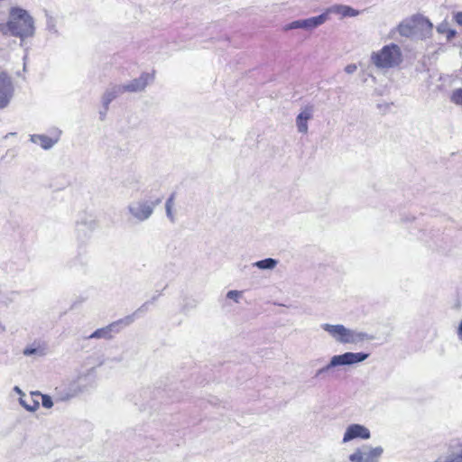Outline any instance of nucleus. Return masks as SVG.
<instances>
[{"instance_id": "nucleus-26", "label": "nucleus", "mask_w": 462, "mask_h": 462, "mask_svg": "<svg viewBox=\"0 0 462 462\" xmlns=\"http://www.w3.org/2000/svg\"><path fill=\"white\" fill-rule=\"evenodd\" d=\"M166 217L171 223H175L176 217L173 213V208L165 207Z\"/></svg>"}, {"instance_id": "nucleus-23", "label": "nucleus", "mask_w": 462, "mask_h": 462, "mask_svg": "<svg viewBox=\"0 0 462 462\" xmlns=\"http://www.w3.org/2000/svg\"><path fill=\"white\" fill-rule=\"evenodd\" d=\"M47 28L50 32L57 33L56 20L52 16L47 15Z\"/></svg>"}, {"instance_id": "nucleus-36", "label": "nucleus", "mask_w": 462, "mask_h": 462, "mask_svg": "<svg viewBox=\"0 0 462 462\" xmlns=\"http://www.w3.org/2000/svg\"><path fill=\"white\" fill-rule=\"evenodd\" d=\"M14 134H15V133H9V134H7L5 136V138L11 137V136H13V135H14Z\"/></svg>"}, {"instance_id": "nucleus-2", "label": "nucleus", "mask_w": 462, "mask_h": 462, "mask_svg": "<svg viewBox=\"0 0 462 462\" xmlns=\"http://www.w3.org/2000/svg\"><path fill=\"white\" fill-rule=\"evenodd\" d=\"M162 198L154 199L139 198L133 199L126 206L128 219L134 223L148 221L154 213L155 208L162 203Z\"/></svg>"}, {"instance_id": "nucleus-32", "label": "nucleus", "mask_w": 462, "mask_h": 462, "mask_svg": "<svg viewBox=\"0 0 462 462\" xmlns=\"http://www.w3.org/2000/svg\"><path fill=\"white\" fill-rule=\"evenodd\" d=\"M6 331V328L2 322L0 321V336L4 334Z\"/></svg>"}, {"instance_id": "nucleus-19", "label": "nucleus", "mask_w": 462, "mask_h": 462, "mask_svg": "<svg viewBox=\"0 0 462 462\" xmlns=\"http://www.w3.org/2000/svg\"><path fill=\"white\" fill-rule=\"evenodd\" d=\"M278 264V261L273 258H265L252 263L253 267H256L260 270H273Z\"/></svg>"}, {"instance_id": "nucleus-18", "label": "nucleus", "mask_w": 462, "mask_h": 462, "mask_svg": "<svg viewBox=\"0 0 462 462\" xmlns=\"http://www.w3.org/2000/svg\"><path fill=\"white\" fill-rule=\"evenodd\" d=\"M23 354L26 356H44L47 352H46V347L42 346L41 344H32V346H26L23 351Z\"/></svg>"}, {"instance_id": "nucleus-21", "label": "nucleus", "mask_w": 462, "mask_h": 462, "mask_svg": "<svg viewBox=\"0 0 462 462\" xmlns=\"http://www.w3.org/2000/svg\"><path fill=\"white\" fill-rule=\"evenodd\" d=\"M450 101L457 106H462V88H457L452 91L450 95Z\"/></svg>"}, {"instance_id": "nucleus-31", "label": "nucleus", "mask_w": 462, "mask_h": 462, "mask_svg": "<svg viewBox=\"0 0 462 462\" xmlns=\"http://www.w3.org/2000/svg\"><path fill=\"white\" fill-rule=\"evenodd\" d=\"M457 335L459 338L462 340V321L459 324L458 329H457Z\"/></svg>"}, {"instance_id": "nucleus-17", "label": "nucleus", "mask_w": 462, "mask_h": 462, "mask_svg": "<svg viewBox=\"0 0 462 462\" xmlns=\"http://www.w3.org/2000/svg\"><path fill=\"white\" fill-rule=\"evenodd\" d=\"M39 392H33L30 396L23 394L19 398L20 404L29 411H35L40 406Z\"/></svg>"}, {"instance_id": "nucleus-7", "label": "nucleus", "mask_w": 462, "mask_h": 462, "mask_svg": "<svg viewBox=\"0 0 462 462\" xmlns=\"http://www.w3.org/2000/svg\"><path fill=\"white\" fill-rule=\"evenodd\" d=\"M134 322V316H126L120 319L111 324L95 330L91 335L88 337L89 339H111L114 334L119 333L123 327L131 325Z\"/></svg>"}, {"instance_id": "nucleus-16", "label": "nucleus", "mask_w": 462, "mask_h": 462, "mask_svg": "<svg viewBox=\"0 0 462 462\" xmlns=\"http://www.w3.org/2000/svg\"><path fill=\"white\" fill-rule=\"evenodd\" d=\"M383 452L381 448L371 449L368 453L364 452L361 449H357L349 456V459L352 462H368L369 458L377 457Z\"/></svg>"}, {"instance_id": "nucleus-3", "label": "nucleus", "mask_w": 462, "mask_h": 462, "mask_svg": "<svg viewBox=\"0 0 462 462\" xmlns=\"http://www.w3.org/2000/svg\"><path fill=\"white\" fill-rule=\"evenodd\" d=\"M329 13L339 14L341 17L356 16L359 14L358 11L347 5H334L328 9L326 13H323L320 15L291 23V29H313L318 27L328 20Z\"/></svg>"}, {"instance_id": "nucleus-13", "label": "nucleus", "mask_w": 462, "mask_h": 462, "mask_svg": "<svg viewBox=\"0 0 462 462\" xmlns=\"http://www.w3.org/2000/svg\"><path fill=\"white\" fill-rule=\"evenodd\" d=\"M124 93L125 92L122 84H113L108 86L102 96V106L106 111L108 110L109 104Z\"/></svg>"}, {"instance_id": "nucleus-35", "label": "nucleus", "mask_w": 462, "mask_h": 462, "mask_svg": "<svg viewBox=\"0 0 462 462\" xmlns=\"http://www.w3.org/2000/svg\"><path fill=\"white\" fill-rule=\"evenodd\" d=\"M14 390H15V391H16V392H17L21 396L23 394L18 386H15V387H14Z\"/></svg>"}, {"instance_id": "nucleus-37", "label": "nucleus", "mask_w": 462, "mask_h": 462, "mask_svg": "<svg viewBox=\"0 0 462 462\" xmlns=\"http://www.w3.org/2000/svg\"><path fill=\"white\" fill-rule=\"evenodd\" d=\"M14 134H15V133H9V134H7L5 136V138L11 137V136H13V135H14Z\"/></svg>"}, {"instance_id": "nucleus-33", "label": "nucleus", "mask_w": 462, "mask_h": 462, "mask_svg": "<svg viewBox=\"0 0 462 462\" xmlns=\"http://www.w3.org/2000/svg\"><path fill=\"white\" fill-rule=\"evenodd\" d=\"M159 297H160V293L152 296V299L149 301H151V304H152L155 300H158Z\"/></svg>"}, {"instance_id": "nucleus-34", "label": "nucleus", "mask_w": 462, "mask_h": 462, "mask_svg": "<svg viewBox=\"0 0 462 462\" xmlns=\"http://www.w3.org/2000/svg\"><path fill=\"white\" fill-rule=\"evenodd\" d=\"M106 109L104 108V111H100L99 112V115H100V119L103 120L106 115Z\"/></svg>"}, {"instance_id": "nucleus-25", "label": "nucleus", "mask_w": 462, "mask_h": 462, "mask_svg": "<svg viewBox=\"0 0 462 462\" xmlns=\"http://www.w3.org/2000/svg\"><path fill=\"white\" fill-rule=\"evenodd\" d=\"M240 296H241V291H229L226 293V298H228L230 300H234L236 302H238Z\"/></svg>"}, {"instance_id": "nucleus-29", "label": "nucleus", "mask_w": 462, "mask_h": 462, "mask_svg": "<svg viewBox=\"0 0 462 462\" xmlns=\"http://www.w3.org/2000/svg\"><path fill=\"white\" fill-rule=\"evenodd\" d=\"M356 64H349L345 69L346 72H347V73H353L354 71H356Z\"/></svg>"}, {"instance_id": "nucleus-9", "label": "nucleus", "mask_w": 462, "mask_h": 462, "mask_svg": "<svg viewBox=\"0 0 462 462\" xmlns=\"http://www.w3.org/2000/svg\"><path fill=\"white\" fill-rule=\"evenodd\" d=\"M14 88L10 76L5 72H0V108L6 107L13 96Z\"/></svg>"}, {"instance_id": "nucleus-5", "label": "nucleus", "mask_w": 462, "mask_h": 462, "mask_svg": "<svg viewBox=\"0 0 462 462\" xmlns=\"http://www.w3.org/2000/svg\"><path fill=\"white\" fill-rule=\"evenodd\" d=\"M371 59L377 68L390 69L401 64L402 53L397 44L391 43L383 46L380 51L373 52Z\"/></svg>"}, {"instance_id": "nucleus-4", "label": "nucleus", "mask_w": 462, "mask_h": 462, "mask_svg": "<svg viewBox=\"0 0 462 462\" xmlns=\"http://www.w3.org/2000/svg\"><path fill=\"white\" fill-rule=\"evenodd\" d=\"M97 227V221L90 215L82 214L77 219L75 224V238L79 251L84 249ZM76 260L82 261L81 252H79Z\"/></svg>"}, {"instance_id": "nucleus-20", "label": "nucleus", "mask_w": 462, "mask_h": 462, "mask_svg": "<svg viewBox=\"0 0 462 462\" xmlns=\"http://www.w3.org/2000/svg\"><path fill=\"white\" fill-rule=\"evenodd\" d=\"M438 32L444 34L448 40H451L457 34V32L454 29L448 28L447 24L443 23L438 27Z\"/></svg>"}, {"instance_id": "nucleus-30", "label": "nucleus", "mask_w": 462, "mask_h": 462, "mask_svg": "<svg viewBox=\"0 0 462 462\" xmlns=\"http://www.w3.org/2000/svg\"><path fill=\"white\" fill-rule=\"evenodd\" d=\"M405 28H406V26H404V25H402V24H401V25L399 26V32H400V33H401V34H403V35H404V34H406Z\"/></svg>"}, {"instance_id": "nucleus-27", "label": "nucleus", "mask_w": 462, "mask_h": 462, "mask_svg": "<svg viewBox=\"0 0 462 462\" xmlns=\"http://www.w3.org/2000/svg\"><path fill=\"white\" fill-rule=\"evenodd\" d=\"M174 199L175 194L172 193L166 200L165 207L173 208L174 207Z\"/></svg>"}, {"instance_id": "nucleus-24", "label": "nucleus", "mask_w": 462, "mask_h": 462, "mask_svg": "<svg viewBox=\"0 0 462 462\" xmlns=\"http://www.w3.org/2000/svg\"><path fill=\"white\" fill-rule=\"evenodd\" d=\"M151 304V301H145L143 305H141L133 314L130 316H134V320L135 319V317L140 313H144L148 310L149 305Z\"/></svg>"}, {"instance_id": "nucleus-15", "label": "nucleus", "mask_w": 462, "mask_h": 462, "mask_svg": "<svg viewBox=\"0 0 462 462\" xmlns=\"http://www.w3.org/2000/svg\"><path fill=\"white\" fill-rule=\"evenodd\" d=\"M313 116V106H305L301 112L298 115L296 118V126L299 132L302 134H306L308 132V121L312 118Z\"/></svg>"}, {"instance_id": "nucleus-8", "label": "nucleus", "mask_w": 462, "mask_h": 462, "mask_svg": "<svg viewBox=\"0 0 462 462\" xmlns=\"http://www.w3.org/2000/svg\"><path fill=\"white\" fill-rule=\"evenodd\" d=\"M94 387V379L91 374L79 375L75 381H73L62 400L72 399L85 392H88L90 388Z\"/></svg>"}, {"instance_id": "nucleus-6", "label": "nucleus", "mask_w": 462, "mask_h": 462, "mask_svg": "<svg viewBox=\"0 0 462 462\" xmlns=\"http://www.w3.org/2000/svg\"><path fill=\"white\" fill-rule=\"evenodd\" d=\"M322 328L336 340L344 344H353L363 341L366 337L364 333L355 332L343 325L323 324Z\"/></svg>"}, {"instance_id": "nucleus-11", "label": "nucleus", "mask_w": 462, "mask_h": 462, "mask_svg": "<svg viewBox=\"0 0 462 462\" xmlns=\"http://www.w3.org/2000/svg\"><path fill=\"white\" fill-rule=\"evenodd\" d=\"M153 73L143 72L139 78L122 85L125 92L136 93L143 91L148 85L153 82Z\"/></svg>"}, {"instance_id": "nucleus-10", "label": "nucleus", "mask_w": 462, "mask_h": 462, "mask_svg": "<svg viewBox=\"0 0 462 462\" xmlns=\"http://www.w3.org/2000/svg\"><path fill=\"white\" fill-rule=\"evenodd\" d=\"M368 354L347 352L343 355L334 356L326 369H329L337 365H353L365 360Z\"/></svg>"}, {"instance_id": "nucleus-1", "label": "nucleus", "mask_w": 462, "mask_h": 462, "mask_svg": "<svg viewBox=\"0 0 462 462\" xmlns=\"http://www.w3.org/2000/svg\"><path fill=\"white\" fill-rule=\"evenodd\" d=\"M0 32L3 34L10 33L23 40L34 33V21L29 13L20 7H12L9 12V20L6 23H0Z\"/></svg>"}, {"instance_id": "nucleus-22", "label": "nucleus", "mask_w": 462, "mask_h": 462, "mask_svg": "<svg viewBox=\"0 0 462 462\" xmlns=\"http://www.w3.org/2000/svg\"><path fill=\"white\" fill-rule=\"evenodd\" d=\"M39 398L42 399V405L44 408L51 409L53 406V402L50 395L40 393Z\"/></svg>"}, {"instance_id": "nucleus-14", "label": "nucleus", "mask_w": 462, "mask_h": 462, "mask_svg": "<svg viewBox=\"0 0 462 462\" xmlns=\"http://www.w3.org/2000/svg\"><path fill=\"white\" fill-rule=\"evenodd\" d=\"M60 134V131H58L54 137H50L45 134H32L30 140L33 143L39 144L44 150H49L58 143Z\"/></svg>"}, {"instance_id": "nucleus-12", "label": "nucleus", "mask_w": 462, "mask_h": 462, "mask_svg": "<svg viewBox=\"0 0 462 462\" xmlns=\"http://www.w3.org/2000/svg\"><path fill=\"white\" fill-rule=\"evenodd\" d=\"M356 438H360L363 439H369L370 432L368 429L359 424H352L346 429L343 437V441L347 442Z\"/></svg>"}, {"instance_id": "nucleus-28", "label": "nucleus", "mask_w": 462, "mask_h": 462, "mask_svg": "<svg viewBox=\"0 0 462 462\" xmlns=\"http://www.w3.org/2000/svg\"><path fill=\"white\" fill-rule=\"evenodd\" d=\"M454 20L458 25L462 26V12H457L454 15Z\"/></svg>"}]
</instances>
